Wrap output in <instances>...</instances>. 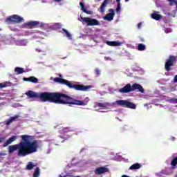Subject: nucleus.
Segmentation results:
<instances>
[{"instance_id":"09e8293b","label":"nucleus","mask_w":177,"mask_h":177,"mask_svg":"<svg viewBox=\"0 0 177 177\" xmlns=\"http://www.w3.org/2000/svg\"><path fill=\"white\" fill-rule=\"evenodd\" d=\"M59 77H62V75H60Z\"/></svg>"},{"instance_id":"c756f323","label":"nucleus","mask_w":177,"mask_h":177,"mask_svg":"<svg viewBox=\"0 0 177 177\" xmlns=\"http://www.w3.org/2000/svg\"><path fill=\"white\" fill-rule=\"evenodd\" d=\"M95 73L97 75H100V71L99 69H95Z\"/></svg>"},{"instance_id":"f704fd0d","label":"nucleus","mask_w":177,"mask_h":177,"mask_svg":"<svg viewBox=\"0 0 177 177\" xmlns=\"http://www.w3.org/2000/svg\"><path fill=\"white\" fill-rule=\"evenodd\" d=\"M63 0H54V2H62Z\"/></svg>"},{"instance_id":"423d86ee","label":"nucleus","mask_w":177,"mask_h":177,"mask_svg":"<svg viewBox=\"0 0 177 177\" xmlns=\"http://www.w3.org/2000/svg\"><path fill=\"white\" fill-rule=\"evenodd\" d=\"M6 21L9 24H19L20 23H23V21H24V19L19 15H13L8 17L6 19Z\"/></svg>"},{"instance_id":"412c9836","label":"nucleus","mask_w":177,"mask_h":177,"mask_svg":"<svg viewBox=\"0 0 177 177\" xmlns=\"http://www.w3.org/2000/svg\"><path fill=\"white\" fill-rule=\"evenodd\" d=\"M151 17L154 20H160V19H161V15L157 14V13H153L151 15Z\"/></svg>"},{"instance_id":"473e14b6","label":"nucleus","mask_w":177,"mask_h":177,"mask_svg":"<svg viewBox=\"0 0 177 177\" xmlns=\"http://www.w3.org/2000/svg\"><path fill=\"white\" fill-rule=\"evenodd\" d=\"M141 27H142V24H141V22H140L138 24V28H141Z\"/></svg>"},{"instance_id":"c85d7f7f","label":"nucleus","mask_w":177,"mask_h":177,"mask_svg":"<svg viewBox=\"0 0 177 177\" xmlns=\"http://www.w3.org/2000/svg\"><path fill=\"white\" fill-rule=\"evenodd\" d=\"M120 10H121V3H118L116 12H120Z\"/></svg>"},{"instance_id":"f257e3e1","label":"nucleus","mask_w":177,"mask_h":177,"mask_svg":"<svg viewBox=\"0 0 177 177\" xmlns=\"http://www.w3.org/2000/svg\"><path fill=\"white\" fill-rule=\"evenodd\" d=\"M29 99H40L41 102H49L55 104H74L75 106H86L89 102V97H86L84 100H78L73 98L70 95L60 92L50 93L43 92L36 93L28 91L26 93Z\"/></svg>"},{"instance_id":"a18cd8bd","label":"nucleus","mask_w":177,"mask_h":177,"mask_svg":"<svg viewBox=\"0 0 177 177\" xmlns=\"http://www.w3.org/2000/svg\"><path fill=\"white\" fill-rule=\"evenodd\" d=\"M63 142H64V140L62 141V143H63Z\"/></svg>"},{"instance_id":"393cba45","label":"nucleus","mask_w":177,"mask_h":177,"mask_svg":"<svg viewBox=\"0 0 177 177\" xmlns=\"http://www.w3.org/2000/svg\"><path fill=\"white\" fill-rule=\"evenodd\" d=\"M33 177H39V167H37L33 173Z\"/></svg>"},{"instance_id":"4468645a","label":"nucleus","mask_w":177,"mask_h":177,"mask_svg":"<svg viewBox=\"0 0 177 177\" xmlns=\"http://www.w3.org/2000/svg\"><path fill=\"white\" fill-rule=\"evenodd\" d=\"M96 107H102V109H107V107H110L111 106V104L109 102H97L95 104Z\"/></svg>"},{"instance_id":"c9c22d12","label":"nucleus","mask_w":177,"mask_h":177,"mask_svg":"<svg viewBox=\"0 0 177 177\" xmlns=\"http://www.w3.org/2000/svg\"><path fill=\"white\" fill-rule=\"evenodd\" d=\"M174 81L175 82H177V75L174 77Z\"/></svg>"},{"instance_id":"5701e85b","label":"nucleus","mask_w":177,"mask_h":177,"mask_svg":"<svg viewBox=\"0 0 177 177\" xmlns=\"http://www.w3.org/2000/svg\"><path fill=\"white\" fill-rule=\"evenodd\" d=\"M35 167V165L32 163V162H29L28 165H26V169H28V171H31Z\"/></svg>"},{"instance_id":"cd10ccee","label":"nucleus","mask_w":177,"mask_h":177,"mask_svg":"<svg viewBox=\"0 0 177 177\" xmlns=\"http://www.w3.org/2000/svg\"><path fill=\"white\" fill-rule=\"evenodd\" d=\"M169 103L177 104V98H171L169 100Z\"/></svg>"},{"instance_id":"aec40b11","label":"nucleus","mask_w":177,"mask_h":177,"mask_svg":"<svg viewBox=\"0 0 177 177\" xmlns=\"http://www.w3.org/2000/svg\"><path fill=\"white\" fill-rule=\"evenodd\" d=\"M171 165L172 167V168L174 169H175V168H176V165H177V156L174 158L171 162Z\"/></svg>"},{"instance_id":"de8ad7c7","label":"nucleus","mask_w":177,"mask_h":177,"mask_svg":"<svg viewBox=\"0 0 177 177\" xmlns=\"http://www.w3.org/2000/svg\"><path fill=\"white\" fill-rule=\"evenodd\" d=\"M56 26H59V24H57Z\"/></svg>"},{"instance_id":"7c9ffc66","label":"nucleus","mask_w":177,"mask_h":177,"mask_svg":"<svg viewBox=\"0 0 177 177\" xmlns=\"http://www.w3.org/2000/svg\"><path fill=\"white\" fill-rule=\"evenodd\" d=\"M24 81H26V82H30V77H24Z\"/></svg>"},{"instance_id":"a19ab883","label":"nucleus","mask_w":177,"mask_h":177,"mask_svg":"<svg viewBox=\"0 0 177 177\" xmlns=\"http://www.w3.org/2000/svg\"><path fill=\"white\" fill-rule=\"evenodd\" d=\"M141 41H142V42H145V39H141Z\"/></svg>"},{"instance_id":"f03ea898","label":"nucleus","mask_w":177,"mask_h":177,"mask_svg":"<svg viewBox=\"0 0 177 177\" xmlns=\"http://www.w3.org/2000/svg\"><path fill=\"white\" fill-rule=\"evenodd\" d=\"M22 139L19 143L10 145L8 147V152L10 154H13L15 151H17V156L18 157H26L29 154L37 153L38 148L39 147V143L38 140H35V137L28 135H22L20 136ZM30 140H33L32 142Z\"/></svg>"},{"instance_id":"7ed1b4c3","label":"nucleus","mask_w":177,"mask_h":177,"mask_svg":"<svg viewBox=\"0 0 177 177\" xmlns=\"http://www.w3.org/2000/svg\"><path fill=\"white\" fill-rule=\"evenodd\" d=\"M55 82H58L59 84H63L64 85H66L68 88L70 89H75V91H82L84 92L92 88V86H85L84 84H73L71 82L66 80V79L55 77L54 79Z\"/></svg>"},{"instance_id":"a211bd4d","label":"nucleus","mask_w":177,"mask_h":177,"mask_svg":"<svg viewBox=\"0 0 177 177\" xmlns=\"http://www.w3.org/2000/svg\"><path fill=\"white\" fill-rule=\"evenodd\" d=\"M80 6L81 7L82 10L84 12L86 13V15H90L91 12L86 10V8H85V5H84L83 2L80 3Z\"/></svg>"},{"instance_id":"ea45409f","label":"nucleus","mask_w":177,"mask_h":177,"mask_svg":"<svg viewBox=\"0 0 177 177\" xmlns=\"http://www.w3.org/2000/svg\"><path fill=\"white\" fill-rule=\"evenodd\" d=\"M169 2H175V0H168Z\"/></svg>"},{"instance_id":"ddd939ff","label":"nucleus","mask_w":177,"mask_h":177,"mask_svg":"<svg viewBox=\"0 0 177 177\" xmlns=\"http://www.w3.org/2000/svg\"><path fill=\"white\" fill-rule=\"evenodd\" d=\"M109 2H110V0H104L100 7L98 8V12L100 13H104L106 6H107V3H109Z\"/></svg>"},{"instance_id":"39448f33","label":"nucleus","mask_w":177,"mask_h":177,"mask_svg":"<svg viewBox=\"0 0 177 177\" xmlns=\"http://www.w3.org/2000/svg\"><path fill=\"white\" fill-rule=\"evenodd\" d=\"M115 103L116 104H118V106H120L121 107H125L126 109H132L133 110H135V109H136V104L128 100H118L115 101Z\"/></svg>"},{"instance_id":"0eeeda50","label":"nucleus","mask_w":177,"mask_h":177,"mask_svg":"<svg viewBox=\"0 0 177 177\" xmlns=\"http://www.w3.org/2000/svg\"><path fill=\"white\" fill-rule=\"evenodd\" d=\"M176 62V56L170 55L165 64V68L166 71H171V67L174 66Z\"/></svg>"},{"instance_id":"c03bdc74","label":"nucleus","mask_w":177,"mask_h":177,"mask_svg":"<svg viewBox=\"0 0 177 177\" xmlns=\"http://www.w3.org/2000/svg\"><path fill=\"white\" fill-rule=\"evenodd\" d=\"M95 1H97V2H99V1H100V0H95Z\"/></svg>"},{"instance_id":"f3484780","label":"nucleus","mask_w":177,"mask_h":177,"mask_svg":"<svg viewBox=\"0 0 177 177\" xmlns=\"http://www.w3.org/2000/svg\"><path fill=\"white\" fill-rule=\"evenodd\" d=\"M19 117V115H16L14 117H10V119H8L7 121V125H10V124H12V122H13V121H16V120H17Z\"/></svg>"},{"instance_id":"49530a36","label":"nucleus","mask_w":177,"mask_h":177,"mask_svg":"<svg viewBox=\"0 0 177 177\" xmlns=\"http://www.w3.org/2000/svg\"><path fill=\"white\" fill-rule=\"evenodd\" d=\"M72 177H74V176H72ZM75 177H80V176H75Z\"/></svg>"},{"instance_id":"2eb2a0df","label":"nucleus","mask_w":177,"mask_h":177,"mask_svg":"<svg viewBox=\"0 0 177 177\" xmlns=\"http://www.w3.org/2000/svg\"><path fill=\"white\" fill-rule=\"evenodd\" d=\"M140 168H142V165L140 163H135L133 164L129 168V169L130 171H135L136 169H140Z\"/></svg>"},{"instance_id":"e433bc0d","label":"nucleus","mask_w":177,"mask_h":177,"mask_svg":"<svg viewBox=\"0 0 177 177\" xmlns=\"http://www.w3.org/2000/svg\"><path fill=\"white\" fill-rule=\"evenodd\" d=\"M36 52H42V50H39V49H38V48H36Z\"/></svg>"},{"instance_id":"dca6fc26","label":"nucleus","mask_w":177,"mask_h":177,"mask_svg":"<svg viewBox=\"0 0 177 177\" xmlns=\"http://www.w3.org/2000/svg\"><path fill=\"white\" fill-rule=\"evenodd\" d=\"M106 44L109 46H121L122 43L120 41H107Z\"/></svg>"},{"instance_id":"37998d69","label":"nucleus","mask_w":177,"mask_h":177,"mask_svg":"<svg viewBox=\"0 0 177 177\" xmlns=\"http://www.w3.org/2000/svg\"><path fill=\"white\" fill-rule=\"evenodd\" d=\"M95 1H97V2H99V1H100V0H95Z\"/></svg>"},{"instance_id":"58836bf2","label":"nucleus","mask_w":177,"mask_h":177,"mask_svg":"<svg viewBox=\"0 0 177 177\" xmlns=\"http://www.w3.org/2000/svg\"><path fill=\"white\" fill-rule=\"evenodd\" d=\"M171 140L174 142V141H175V137H172L171 138Z\"/></svg>"},{"instance_id":"4be33fe9","label":"nucleus","mask_w":177,"mask_h":177,"mask_svg":"<svg viewBox=\"0 0 177 177\" xmlns=\"http://www.w3.org/2000/svg\"><path fill=\"white\" fill-rule=\"evenodd\" d=\"M15 71L18 74H23V73H24V68H20V67H16L15 68Z\"/></svg>"},{"instance_id":"b1692460","label":"nucleus","mask_w":177,"mask_h":177,"mask_svg":"<svg viewBox=\"0 0 177 177\" xmlns=\"http://www.w3.org/2000/svg\"><path fill=\"white\" fill-rule=\"evenodd\" d=\"M30 82H32V84H38V78H37L34 76H30Z\"/></svg>"},{"instance_id":"2f4dec72","label":"nucleus","mask_w":177,"mask_h":177,"mask_svg":"<svg viewBox=\"0 0 177 177\" xmlns=\"http://www.w3.org/2000/svg\"><path fill=\"white\" fill-rule=\"evenodd\" d=\"M59 177H72V175H68V174H66L65 176H62L61 174L59 175Z\"/></svg>"},{"instance_id":"bb28decb","label":"nucleus","mask_w":177,"mask_h":177,"mask_svg":"<svg viewBox=\"0 0 177 177\" xmlns=\"http://www.w3.org/2000/svg\"><path fill=\"white\" fill-rule=\"evenodd\" d=\"M6 86H8V82L0 83L1 89H2V88H6Z\"/></svg>"},{"instance_id":"20e7f679","label":"nucleus","mask_w":177,"mask_h":177,"mask_svg":"<svg viewBox=\"0 0 177 177\" xmlns=\"http://www.w3.org/2000/svg\"><path fill=\"white\" fill-rule=\"evenodd\" d=\"M133 91H137V92L145 93L143 86L138 83H135L132 86L131 84H127L123 88L119 89L118 92L120 93H129V92H133Z\"/></svg>"},{"instance_id":"72a5a7b5","label":"nucleus","mask_w":177,"mask_h":177,"mask_svg":"<svg viewBox=\"0 0 177 177\" xmlns=\"http://www.w3.org/2000/svg\"><path fill=\"white\" fill-rule=\"evenodd\" d=\"M3 140H5V137H2L0 138V143H2Z\"/></svg>"},{"instance_id":"6ab92c4d","label":"nucleus","mask_w":177,"mask_h":177,"mask_svg":"<svg viewBox=\"0 0 177 177\" xmlns=\"http://www.w3.org/2000/svg\"><path fill=\"white\" fill-rule=\"evenodd\" d=\"M62 31H63L62 34H65V37H67V38H68V39H71V38H72L71 34L69 33L68 30L62 28Z\"/></svg>"},{"instance_id":"79ce46f5","label":"nucleus","mask_w":177,"mask_h":177,"mask_svg":"<svg viewBox=\"0 0 177 177\" xmlns=\"http://www.w3.org/2000/svg\"><path fill=\"white\" fill-rule=\"evenodd\" d=\"M125 1V2H129V0H124Z\"/></svg>"},{"instance_id":"9d476101","label":"nucleus","mask_w":177,"mask_h":177,"mask_svg":"<svg viewBox=\"0 0 177 177\" xmlns=\"http://www.w3.org/2000/svg\"><path fill=\"white\" fill-rule=\"evenodd\" d=\"M25 26H26V28H29V29L35 28V27L39 26V21H31L26 23Z\"/></svg>"},{"instance_id":"6e6552de","label":"nucleus","mask_w":177,"mask_h":177,"mask_svg":"<svg viewBox=\"0 0 177 177\" xmlns=\"http://www.w3.org/2000/svg\"><path fill=\"white\" fill-rule=\"evenodd\" d=\"M81 19L86 24L87 26H99L100 24V22L96 19L90 17H81Z\"/></svg>"},{"instance_id":"1a4fd4ad","label":"nucleus","mask_w":177,"mask_h":177,"mask_svg":"<svg viewBox=\"0 0 177 177\" xmlns=\"http://www.w3.org/2000/svg\"><path fill=\"white\" fill-rule=\"evenodd\" d=\"M109 12V13L106 14L104 17V20H107V21H111V20H113L114 16L115 15L114 10H113V8H110Z\"/></svg>"},{"instance_id":"9b49d317","label":"nucleus","mask_w":177,"mask_h":177,"mask_svg":"<svg viewBox=\"0 0 177 177\" xmlns=\"http://www.w3.org/2000/svg\"><path fill=\"white\" fill-rule=\"evenodd\" d=\"M106 172H110L109 168L106 167H98L95 170V175H102V174H106Z\"/></svg>"},{"instance_id":"a878e982","label":"nucleus","mask_w":177,"mask_h":177,"mask_svg":"<svg viewBox=\"0 0 177 177\" xmlns=\"http://www.w3.org/2000/svg\"><path fill=\"white\" fill-rule=\"evenodd\" d=\"M138 50H145L146 49V46L143 44H139L138 46Z\"/></svg>"},{"instance_id":"4c0bfd02","label":"nucleus","mask_w":177,"mask_h":177,"mask_svg":"<svg viewBox=\"0 0 177 177\" xmlns=\"http://www.w3.org/2000/svg\"><path fill=\"white\" fill-rule=\"evenodd\" d=\"M121 0H116L117 3H120Z\"/></svg>"},{"instance_id":"f8f14e48","label":"nucleus","mask_w":177,"mask_h":177,"mask_svg":"<svg viewBox=\"0 0 177 177\" xmlns=\"http://www.w3.org/2000/svg\"><path fill=\"white\" fill-rule=\"evenodd\" d=\"M17 140V136H12L11 138H8L6 142L3 144V147H6V146H9V145H11V143H13V142H16Z\"/></svg>"}]
</instances>
